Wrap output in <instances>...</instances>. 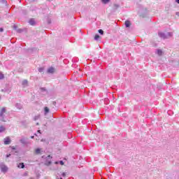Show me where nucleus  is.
<instances>
[{
	"label": "nucleus",
	"instance_id": "30",
	"mask_svg": "<svg viewBox=\"0 0 179 179\" xmlns=\"http://www.w3.org/2000/svg\"><path fill=\"white\" fill-rule=\"evenodd\" d=\"M3 31V28H0V33H2Z\"/></svg>",
	"mask_w": 179,
	"mask_h": 179
},
{
	"label": "nucleus",
	"instance_id": "32",
	"mask_svg": "<svg viewBox=\"0 0 179 179\" xmlns=\"http://www.w3.org/2000/svg\"><path fill=\"white\" fill-rule=\"evenodd\" d=\"M31 139H34V136H31Z\"/></svg>",
	"mask_w": 179,
	"mask_h": 179
},
{
	"label": "nucleus",
	"instance_id": "36",
	"mask_svg": "<svg viewBox=\"0 0 179 179\" xmlns=\"http://www.w3.org/2000/svg\"><path fill=\"white\" fill-rule=\"evenodd\" d=\"M30 179H34V178H31Z\"/></svg>",
	"mask_w": 179,
	"mask_h": 179
},
{
	"label": "nucleus",
	"instance_id": "38",
	"mask_svg": "<svg viewBox=\"0 0 179 179\" xmlns=\"http://www.w3.org/2000/svg\"><path fill=\"white\" fill-rule=\"evenodd\" d=\"M1 164H0V167H1Z\"/></svg>",
	"mask_w": 179,
	"mask_h": 179
},
{
	"label": "nucleus",
	"instance_id": "34",
	"mask_svg": "<svg viewBox=\"0 0 179 179\" xmlns=\"http://www.w3.org/2000/svg\"><path fill=\"white\" fill-rule=\"evenodd\" d=\"M38 132L39 134H41V131H40V130H38Z\"/></svg>",
	"mask_w": 179,
	"mask_h": 179
},
{
	"label": "nucleus",
	"instance_id": "15",
	"mask_svg": "<svg viewBox=\"0 0 179 179\" xmlns=\"http://www.w3.org/2000/svg\"><path fill=\"white\" fill-rule=\"evenodd\" d=\"M35 153H36V155H40V153H41V149L37 148V149L35 150Z\"/></svg>",
	"mask_w": 179,
	"mask_h": 179
},
{
	"label": "nucleus",
	"instance_id": "5",
	"mask_svg": "<svg viewBox=\"0 0 179 179\" xmlns=\"http://www.w3.org/2000/svg\"><path fill=\"white\" fill-rule=\"evenodd\" d=\"M46 159H47V160H46L45 164H46V166H50L52 162H51V160H48V159H52V157H51V155H48L46 157Z\"/></svg>",
	"mask_w": 179,
	"mask_h": 179
},
{
	"label": "nucleus",
	"instance_id": "28",
	"mask_svg": "<svg viewBox=\"0 0 179 179\" xmlns=\"http://www.w3.org/2000/svg\"><path fill=\"white\" fill-rule=\"evenodd\" d=\"M62 177H66V173H62Z\"/></svg>",
	"mask_w": 179,
	"mask_h": 179
},
{
	"label": "nucleus",
	"instance_id": "21",
	"mask_svg": "<svg viewBox=\"0 0 179 179\" xmlns=\"http://www.w3.org/2000/svg\"><path fill=\"white\" fill-rule=\"evenodd\" d=\"M22 85H23V86H25V85H27V80H23Z\"/></svg>",
	"mask_w": 179,
	"mask_h": 179
},
{
	"label": "nucleus",
	"instance_id": "31",
	"mask_svg": "<svg viewBox=\"0 0 179 179\" xmlns=\"http://www.w3.org/2000/svg\"><path fill=\"white\" fill-rule=\"evenodd\" d=\"M55 164H59V162H55Z\"/></svg>",
	"mask_w": 179,
	"mask_h": 179
},
{
	"label": "nucleus",
	"instance_id": "33",
	"mask_svg": "<svg viewBox=\"0 0 179 179\" xmlns=\"http://www.w3.org/2000/svg\"><path fill=\"white\" fill-rule=\"evenodd\" d=\"M176 2H177V3H179V0H176Z\"/></svg>",
	"mask_w": 179,
	"mask_h": 179
},
{
	"label": "nucleus",
	"instance_id": "25",
	"mask_svg": "<svg viewBox=\"0 0 179 179\" xmlns=\"http://www.w3.org/2000/svg\"><path fill=\"white\" fill-rule=\"evenodd\" d=\"M0 2H1V3H6V0H0Z\"/></svg>",
	"mask_w": 179,
	"mask_h": 179
},
{
	"label": "nucleus",
	"instance_id": "1",
	"mask_svg": "<svg viewBox=\"0 0 179 179\" xmlns=\"http://www.w3.org/2000/svg\"><path fill=\"white\" fill-rule=\"evenodd\" d=\"M5 114H6V108H2L0 110V121H1V122H6L8 120V118Z\"/></svg>",
	"mask_w": 179,
	"mask_h": 179
},
{
	"label": "nucleus",
	"instance_id": "4",
	"mask_svg": "<svg viewBox=\"0 0 179 179\" xmlns=\"http://www.w3.org/2000/svg\"><path fill=\"white\" fill-rule=\"evenodd\" d=\"M0 169L2 171V173H6V171H8V166L3 165L1 164Z\"/></svg>",
	"mask_w": 179,
	"mask_h": 179
},
{
	"label": "nucleus",
	"instance_id": "11",
	"mask_svg": "<svg viewBox=\"0 0 179 179\" xmlns=\"http://www.w3.org/2000/svg\"><path fill=\"white\" fill-rule=\"evenodd\" d=\"M126 27H129L131 26V22H129V20L125 21L124 23Z\"/></svg>",
	"mask_w": 179,
	"mask_h": 179
},
{
	"label": "nucleus",
	"instance_id": "16",
	"mask_svg": "<svg viewBox=\"0 0 179 179\" xmlns=\"http://www.w3.org/2000/svg\"><path fill=\"white\" fill-rule=\"evenodd\" d=\"M101 2L106 5L110 2V0H101Z\"/></svg>",
	"mask_w": 179,
	"mask_h": 179
},
{
	"label": "nucleus",
	"instance_id": "18",
	"mask_svg": "<svg viewBox=\"0 0 179 179\" xmlns=\"http://www.w3.org/2000/svg\"><path fill=\"white\" fill-rule=\"evenodd\" d=\"M99 38H100V36L99 34H96L94 36V40L97 41Z\"/></svg>",
	"mask_w": 179,
	"mask_h": 179
},
{
	"label": "nucleus",
	"instance_id": "7",
	"mask_svg": "<svg viewBox=\"0 0 179 179\" xmlns=\"http://www.w3.org/2000/svg\"><path fill=\"white\" fill-rule=\"evenodd\" d=\"M4 145H10V138L9 137H7L4 138Z\"/></svg>",
	"mask_w": 179,
	"mask_h": 179
},
{
	"label": "nucleus",
	"instance_id": "6",
	"mask_svg": "<svg viewBox=\"0 0 179 179\" xmlns=\"http://www.w3.org/2000/svg\"><path fill=\"white\" fill-rule=\"evenodd\" d=\"M47 72H48V73H55V68L50 67L49 69H48Z\"/></svg>",
	"mask_w": 179,
	"mask_h": 179
},
{
	"label": "nucleus",
	"instance_id": "27",
	"mask_svg": "<svg viewBox=\"0 0 179 179\" xmlns=\"http://www.w3.org/2000/svg\"><path fill=\"white\" fill-rule=\"evenodd\" d=\"M41 91L42 92H47V90L45 88H44V87H42L41 88Z\"/></svg>",
	"mask_w": 179,
	"mask_h": 179
},
{
	"label": "nucleus",
	"instance_id": "40",
	"mask_svg": "<svg viewBox=\"0 0 179 179\" xmlns=\"http://www.w3.org/2000/svg\"><path fill=\"white\" fill-rule=\"evenodd\" d=\"M0 99H1V96H0Z\"/></svg>",
	"mask_w": 179,
	"mask_h": 179
},
{
	"label": "nucleus",
	"instance_id": "23",
	"mask_svg": "<svg viewBox=\"0 0 179 179\" xmlns=\"http://www.w3.org/2000/svg\"><path fill=\"white\" fill-rule=\"evenodd\" d=\"M43 71H44L43 68H39L38 69V72H40V73L43 72Z\"/></svg>",
	"mask_w": 179,
	"mask_h": 179
},
{
	"label": "nucleus",
	"instance_id": "3",
	"mask_svg": "<svg viewBox=\"0 0 179 179\" xmlns=\"http://www.w3.org/2000/svg\"><path fill=\"white\" fill-rule=\"evenodd\" d=\"M20 143H22V145H27V143H29V142L27 141V138H24L22 137L20 140Z\"/></svg>",
	"mask_w": 179,
	"mask_h": 179
},
{
	"label": "nucleus",
	"instance_id": "13",
	"mask_svg": "<svg viewBox=\"0 0 179 179\" xmlns=\"http://www.w3.org/2000/svg\"><path fill=\"white\" fill-rule=\"evenodd\" d=\"M18 169H24V163H20L17 166Z\"/></svg>",
	"mask_w": 179,
	"mask_h": 179
},
{
	"label": "nucleus",
	"instance_id": "14",
	"mask_svg": "<svg viewBox=\"0 0 179 179\" xmlns=\"http://www.w3.org/2000/svg\"><path fill=\"white\" fill-rule=\"evenodd\" d=\"M6 129L3 126H0V134L4 132Z\"/></svg>",
	"mask_w": 179,
	"mask_h": 179
},
{
	"label": "nucleus",
	"instance_id": "39",
	"mask_svg": "<svg viewBox=\"0 0 179 179\" xmlns=\"http://www.w3.org/2000/svg\"><path fill=\"white\" fill-rule=\"evenodd\" d=\"M60 179H63L62 178H60Z\"/></svg>",
	"mask_w": 179,
	"mask_h": 179
},
{
	"label": "nucleus",
	"instance_id": "22",
	"mask_svg": "<svg viewBox=\"0 0 179 179\" xmlns=\"http://www.w3.org/2000/svg\"><path fill=\"white\" fill-rule=\"evenodd\" d=\"M40 118V115H36L34 117V120L37 121V120H38Z\"/></svg>",
	"mask_w": 179,
	"mask_h": 179
},
{
	"label": "nucleus",
	"instance_id": "2",
	"mask_svg": "<svg viewBox=\"0 0 179 179\" xmlns=\"http://www.w3.org/2000/svg\"><path fill=\"white\" fill-rule=\"evenodd\" d=\"M158 36L160 37V38H163L164 40H166V38H170L173 36V33L171 32H158Z\"/></svg>",
	"mask_w": 179,
	"mask_h": 179
},
{
	"label": "nucleus",
	"instance_id": "24",
	"mask_svg": "<svg viewBox=\"0 0 179 179\" xmlns=\"http://www.w3.org/2000/svg\"><path fill=\"white\" fill-rule=\"evenodd\" d=\"M17 33H22L23 31V29H17Z\"/></svg>",
	"mask_w": 179,
	"mask_h": 179
},
{
	"label": "nucleus",
	"instance_id": "17",
	"mask_svg": "<svg viewBox=\"0 0 179 179\" xmlns=\"http://www.w3.org/2000/svg\"><path fill=\"white\" fill-rule=\"evenodd\" d=\"M98 32L99 33V34H101V36H103V34H104V31H103V29H99Z\"/></svg>",
	"mask_w": 179,
	"mask_h": 179
},
{
	"label": "nucleus",
	"instance_id": "9",
	"mask_svg": "<svg viewBox=\"0 0 179 179\" xmlns=\"http://www.w3.org/2000/svg\"><path fill=\"white\" fill-rule=\"evenodd\" d=\"M29 23L31 24V26H34V24H36V21L32 18L29 20Z\"/></svg>",
	"mask_w": 179,
	"mask_h": 179
},
{
	"label": "nucleus",
	"instance_id": "29",
	"mask_svg": "<svg viewBox=\"0 0 179 179\" xmlns=\"http://www.w3.org/2000/svg\"><path fill=\"white\" fill-rule=\"evenodd\" d=\"M13 29H14V30H17V26L14 25V26H13Z\"/></svg>",
	"mask_w": 179,
	"mask_h": 179
},
{
	"label": "nucleus",
	"instance_id": "37",
	"mask_svg": "<svg viewBox=\"0 0 179 179\" xmlns=\"http://www.w3.org/2000/svg\"><path fill=\"white\" fill-rule=\"evenodd\" d=\"M7 157H9V155H7Z\"/></svg>",
	"mask_w": 179,
	"mask_h": 179
},
{
	"label": "nucleus",
	"instance_id": "26",
	"mask_svg": "<svg viewBox=\"0 0 179 179\" xmlns=\"http://www.w3.org/2000/svg\"><path fill=\"white\" fill-rule=\"evenodd\" d=\"M59 163L61 166H64V161H59Z\"/></svg>",
	"mask_w": 179,
	"mask_h": 179
},
{
	"label": "nucleus",
	"instance_id": "12",
	"mask_svg": "<svg viewBox=\"0 0 179 179\" xmlns=\"http://www.w3.org/2000/svg\"><path fill=\"white\" fill-rule=\"evenodd\" d=\"M157 54L158 55H159V56L163 55V51H162V50H160V49H158V50H157Z\"/></svg>",
	"mask_w": 179,
	"mask_h": 179
},
{
	"label": "nucleus",
	"instance_id": "19",
	"mask_svg": "<svg viewBox=\"0 0 179 179\" xmlns=\"http://www.w3.org/2000/svg\"><path fill=\"white\" fill-rule=\"evenodd\" d=\"M3 78H5V76H3V74L2 73L0 72V80L3 79Z\"/></svg>",
	"mask_w": 179,
	"mask_h": 179
},
{
	"label": "nucleus",
	"instance_id": "8",
	"mask_svg": "<svg viewBox=\"0 0 179 179\" xmlns=\"http://www.w3.org/2000/svg\"><path fill=\"white\" fill-rule=\"evenodd\" d=\"M48 113H50V108H48V107L45 106L44 108V115H47L48 114Z\"/></svg>",
	"mask_w": 179,
	"mask_h": 179
},
{
	"label": "nucleus",
	"instance_id": "20",
	"mask_svg": "<svg viewBox=\"0 0 179 179\" xmlns=\"http://www.w3.org/2000/svg\"><path fill=\"white\" fill-rule=\"evenodd\" d=\"M118 8H120V5L114 4V9H118Z\"/></svg>",
	"mask_w": 179,
	"mask_h": 179
},
{
	"label": "nucleus",
	"instance_id": "35",
	"mask_svg": "<svg viewBox=\"0 0 179 179\" xmlns=\"http://www.w3.org/2000/svg\"><path fill=\"white\" fill-rule=\"evenodd\" d=\"M1 92H4V90H1Z\"/></svg>",
	"mask_w": 179,
	"mask_h": 179
},
{
	"label": "nucleus",
	"instance_id": "10",
	"mask_svg": "<svg viewBox=\"0 0 179 179\" xmlns=\"http://www.w3.org/2000/svg\"><path fill=\"white\" fill-rule=\"evenodd\" d=\"M15 107L17 108H18V110H22V106L20 103H19L15 104Z\"/></svg>",
	"mask_w": 179,
	"mask_h": 179
}]
</instances>
